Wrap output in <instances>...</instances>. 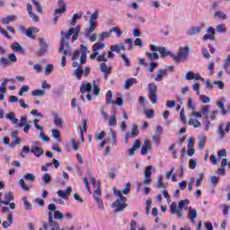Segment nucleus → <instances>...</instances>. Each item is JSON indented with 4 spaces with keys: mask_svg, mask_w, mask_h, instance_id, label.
<instances>
[{
    "mask_svg": "<svg viewBox=\"0 0 230 230\" xmlns=\"http://www.w3.org/2000/svg\"><path fill=\"white\" fill-rule=\"evenodd\" d=\"M80 34V25H77L75 28H71L68 30L67 33L64 31H61V44L59 47V53H62L64 49H67L69 48V40H71V35L72 37V42H75V40H78V35Z\"/></svg>",
    "mask_w": 230,
    "mask_h": 230,
    "instance_id": "f257e3e1",
    "label": "nucleus"
},
{
    "mask_svg": "<svg viewBox=\"0 0 230 230\" xmlns=\"http://www.w3.org/2000/svg\"><path fill=\"white\" fill-rule=\"evenodd\" d=\"M49 209V221L43 224V229L45 230H60V225L58 222L53 219V211L57 209V205L51 203L48 206Z\"/></svg>",
    "mask_w": 230,
    "mask_h": 230,
    "instance_id": "f03ea898",
    "label": "nucleus"
},
{
    "mask_svg": "<svg viewBox=\"0 0 230 230\" xmlns=\"http://www.w3.org/2000/svg\"><path fill=\"white\" fill-rule=\"evenodd\" d=\"M188 204H190V200L188 199L180 200L178 206L177 203L172 202L170 206V213L172 215H177L178 218H181V217H184L182 208H186Z\"/></svg>",
    "mask_w": 230,
    "mask_h": 230,
    "instance_id": "7ed1b4c3",
    "label": "nucleus"
},
{
    "mask_svg": "<svg viewBox=\"0 0 230 230\" xmlns=\"http://www.w3.org/2000/svg\"><path fill=\"white\" fill-rule=\"evenodd\" d=\"M209 109H211L210 105L202 106L200 109V112H199V116H194L195 118H202L205 119H217V111H212L209 113Z\"/></svg>",
    "mask_w": 230,
    "mask_h": 230,
    "instance_id": "20e7f679",
    "label": "nucleus"
},
{
    "mask_svg": "<svg viewBox=\"0 0 230 230\" xmlns=\"http://www.w3.org/2000/svg\"><path fill=\"white\" fill-rule=\"evenodd\" d=\"M189 53H190V46L187 45L185 46V48L181 47L179 53H177L176 55H171V57L172 60L176 62V64H179L181 60H186V58H188Z\"/></svg>",
    "mask_w": 230,
    "mask_h": 230,
    "instance_id": "39448f33",
    "label": "nucleus"
},
{
    "mask_svg": "<svg viewBox=\"0 0 230 230\" xmlns=\"http://www.w3.org/2000/svg\"><path fill=\"white\" fill-rule=\"evenodd\" d=\"M80 91H81V98L83 100V102H86L85 100V95H84V93H87L88 95H87V100H89V102H91V100H93V95H91V93H93V84H91V83H83L81 88H80Z\"/></svg>",
    "mask_w": 230,
    "mask_h": 230,
    "instance_id": "423d86ee",
    "label": "nucleus"
},
{
    "mask_svg": "<svg viewBox=\"0 0 230 230\" xmlns=\"http://www.w3.org/2000/svg\"><path fill=\"white\" fill-rule=\"evenodd\" d=\"M39 44H40V49L37 51V55L38 57H43V55H46V53L49 51V45H48L44 38H39Z\"/></svg>",
    "mask_w": 230,
    "mask_h": 230,
    "instance_id": "0eeeda50",
    "label": "nucleus"
},
{
    "mask_svg": "<svg viewBox=\"0 0 230 230\" xmlns=\"http://www.w3.org/2000/svg\"><path fill=\"white\" fill-rule=\"evenodd\" d=\"M149 89V99L151 100L152 103L155 105L157 103V100H159V97H157V85H155L154 83H150L148 84Z\"/></svg>",
    "mask_w": 230,
    "mask_h": 230,
    "instance_id": "6e6552de",
    "label": "nucleus"
},
{
    "mask_svg": "<svg viewBox=\"0 0 230 230\" xmlns=\"http://www.w3.org/2000/svg\"><path fill=\"white\" fill-rule=\"evenodd\" d=\"M15 62H17V57H15L14 53H12L8 56V58H2L0 59V66L6 67L8 66H12V64H15Z\"/></svg>",
    "mask_w": 230,
    "mask_h": 230,
    "instance_id": "1a4fd4ad",
    "label": "nucleus"
},
{
    "mask_svg": "<svg viewBox=\"0 0 230 230\" xmlns=\"http://www.w3.org/2000/svg\"><path fill=\"white\" fill-rule=\"evenodd\" d=\"M8 82H11L12 84H13L15 82V79L5 78L3 80V82L0 84V102H3V100H4V94H6L7 93L6 85Z\"/></svg>",
    "mask_w": 230,
    "mask_h": 230,
    "instance_id": "9d476101",
    "label": "nucleus"
},
{
    "mask_svg": "<svg viewBox=\"0 0 230 230\" xmlns=\"http://www.w3.org/2000/svg\"><path fill=\"white\" fill-rule=\"evenodd\" d=\"M127 200H123L121 199H118L113 204L112 208H115V211L119 213L120 211H123L127 208Z\"/></svg>",
    "mask_w": 230,
    "mask_h": 230,
    "instance_id": "9b49d317",
    "label": "nucleus"
},
{
    "mask_svg": "<svg viewBox=\"0 0 230 230\" xmlns=\"http://www.w3.org/2000/svg\"><path fill=\"white\" fill-rule=\"evenodd\" d=\"M202 28H204V24H200V26L197 27H190L187 30V36L188 37H195V35H199L202 31Z\"/></svg>",
    "mask_w": 230,
    "mask_h": 230,
    "instance_id": "f8f14e48",
    "label": "nucleus"
},
{
    "mask_svg": "<svg viewBox=\"0 0 230 230\" xmlns=\"http://www.w3.org/2000/svg\"><path fill=\"white\" fill-rule=\"evenodd\" d=\"M229 129H230V122H227L226 124V128L224 130V124H219L218 128H217V134L219 135V138L220 139H224V137H226V133H229Z\"/></svg>",
    "mask_w": 230,
    "mask_h": 230,
    "instance_id": "ddd939ff",
    "label": "nucleus"
},
{
    "mask_svg": "<svg viewBox=\"0 0 230 230\" xmlns=\"http://www.w3.org/2000/svg\"><path fill=\"white\" fill-rule=\"evenodd\" d=\"M187 109H190L191 111L189 114L190 118H193V116H200V114H199V111H197V107H195V105L193 104V99L189 98Z\"/></svg>",
    "mask_w": 230,
    "mask_h": 230,
    "instance_id": "4468645a",
    "label": "nucleus"
},
{
    "mask_svg": "<svg viewBox=\"0 0 230 230\" xmlns=\"http://www.w3.org/2000/svg\"><path fill=\"white\" fill-rule=\"evenodd\" d=\"M37 145H39V142L33 143L31 152L32 154H34V155H36V157H40V155H44V149L37 146Z\"/></svg>",
    "mask_w": 230,
    "mask_h": 230,
    "instance_id": "2eb2a0df",
    "label": "nucleus"
},
{
    "mask_svg": "<svg viewBox=\"0 0 230 230\" xmlns=\"http://www.w3.org/2000/svg\"><path fill=\"white\" fill-rule=\"evenodd\" d=\"M185 80H200L201 82H204V78L200 76L199 74H195L193 71H189L185 75Z\"/></svg>",
    "mask_w": 230,
    "mask_h": 230,
    "instance_id": "dca6fc26",
    "label": "nucleus"
},
{
    "mask_svg": "<svg viewBox=\"0 0 230 230\" xmlns=\"http://www.w3.org/2000/svg\"><path fill=\"white\" fill-rule=\"evenodd\" d=\"M73 193V189L71 187H68L66 190H58L57 195L60 197L61 199H65V200H67L69 199V196Z\"/></svg>",
    "mask_w": 230,
    "mask_h": 230,
    "instance_id": "f3484780",
    "label": "nucleus"
},
{
    "mask_svg": "<svg viewBox=\"0 0 230 230\" xmlns=\"http://www.w3.org/2000/svg\"><path fill=\"white\" fill-rule=\"evenodd\" d=\"M148 150H152V143L150 140H145L144 145L141 147V155H146L148 154Z\"/></svg>",
    "mask_w": 230,
    "mask_h": 230,
    "instance_id": "a211bd4d",
    "label": "nucleus"
},
{
    "mask_svg": "<svg viewBox=\"0 0 230 230\" xmlns=\"http://www.w3.org/2000/svg\"><path fill=\"white\" fill-rule=\"evenodd\" d=\"M17 21V16L15 14H11L2 18L1 23L4 25L10 24V22H15Z\"/></svg>",
    "mask_w": 230,
    "mask_h": 230,
    "instance_id": "6ab92c4d",
    "label": "nucleus"
},
{
    "mask_svg": "<svg viewBox=\"0 0 230 230\" xmlns=\"http://www.w3.org/2000/svg\"><path fill=\"white\" fill-rule=\"evenodd\" d=\"M188 211H189V215H188V218L190 220H191V222L194 224L195 223V218H197V217H199V213L197 212V210L191 207L188 208Z\"/></svg>",
    "mask_w": 230,
    "mask_h": 230,
    "instance_id": "aec40b11",
    "label": "nucleus"
},
{
    "mask_svg": "<svg viewBox=\"0 0 230 230\" xmlns=\"http://www.w3.org/2000/svg\"><path fill=\"white\" fill-rule=\"evenodd\" d=\"M40 30L37 27H30L26 31V36L29 37V39H35L34 33H39Z\"/></svg>",
    "mask_w": 230,
    "mask_h": 230,
    "instance_id": "412c9836",
    "label": "nucleus"
},
{
    "mask_svg": "<svg viewBox=\"0 0 230 230\" xmlns=\"http://www.w3.org/2000/svg\"><path fill=\"white\" fill-rule=\"evenodd\" d=\"M66 218V214L62 213L60 210L55 209L53 211V220H64Z\"/></svg>",
    "mask_w": 230,
    "mask_h": 230,
    "instance_id": "4be33fe9",
    "label": "nucleus"
},
{
    "mask_svg": "<svg viewBox=\"0 0 230 230\" xmlns=\"http://www.w3.org/2000/svg\"><path fill=\"white\" fill-rule=\"evenodd\" d=\"M111 51H116L117 53H120L122 51H125L127 49V47H125V43H120L119 45H113L111 47Z\"/></svg>",
    "mask_w": 230,
    "mask_h": 230,
    "instance_id": "5701e85b",
    "label": "nucleus"
},
{
    "mask_svg": "<svg viewBox=\"0 0 230 230\" xmlns=\"http://www.w3.org/2000/svg\"><path fill=\"white\" fill-rule=\"evenodd\" d=\"M11 200H13V193L8 192L4 194V200L0 201V204H4V206H8L10 204Z\"/></svg>",
    "mask_w": 230,
    "mask_h": 230,
    "instance_id": "b1692460",
    "label": "nucleus"
},
{
    "mask_svg": "<svg viewBox=\"0 0 230 230\" xmlns=\"http://www.w3.org/2000/svg\"><path fill=\"white\" fill-rule=\"evenodd\" d=\"M11 48L13 51H16V53H24V48H22L19 42H13Z\"/></svg>",
    "mask_w": 230,
    "mask_h": 230,
    "instance_id": "393cba45",
    "label": "nucleus"
},
{
    "mask_svg": "<svg viewBox=\"0 0 230 230\" xmlns=\"http://www.w3.org/2000/svg\"><path fill=\"white\" fill-rule=\"evenodd\" d=\"M5 118L10 119V121H12V123H13V125L19 124V119L15 118V113H13V112H10V113L6 114Z\"/></svg>",
    "mask_w": 230,
    "mask_h": 230,
    "instance_id": "a878e982",
    "label": "nucleus"
},
{
    "mask_svg": "<svg viewBox=\"0 0 230 230\" xmlns=\"http://www.w3.org/2000/svg\"><path fill=\"white\" fill-rule=\"evenodd\" d=\"M166 76V70L161 69L157 72V75L155 78V82H161L163 81V78Z\"/></svg>",
    "mask_w": 230,
    "mask_h": 230,
    "instance_id": "bb28decb",
    "label": "nucleus"
},
{
    "mask_svg": "<svg viewBox=\"0 0 230 230\" xmlns=\"http://www.w3.org/2000/svg\"><path fill=\"white\" fill-rule=\"evenodd\" d=\"M13 223V217L12 216V214H10L7 217V221H4L2 226L4 229H7V227H10Z\"/></svg>",
    "mask_w": 230,
    "mask_h": 230,
    "instance_id": "cd10ccee",
    "label": "nucleus"
},
{
    "mask_svg": "<svg viewBox=\"0 0 230 230\" xmlns=\"http://www.w3.org/2000/svg\"><path fill=\"white\" fill-rule=\"evenodd\" d=\"M97 24H98V22H89V25H88V28L85 31V33H88V35L90 33H93L96 30Z\"/></svg>",
    "mask_w": 230,
    "mask_h": 230,
    "instance_id": "c85d7f7f",
    "label": "nucleus"
},
{
    "mask_svg": "<svg viewBox=\"0 0 230 230\" xmlns=\"http://www.w3.org/2000/svg\"><path fill=\"white\" fill-rule=\"evenodd\" d=\"M146 57L148 60H159V54L157 52H146Z\"/></svg>",
    "mask_w": 230,
    "mask_h": 230,
    "instance_id": "c756f323",
    "label": "nucleus"
},
{
    "mask_svg": "<svg viewBox=\"0 0 230 230\" xmlns=\"http://www.w3.org/2000/svg\"><path fill=\"white\" fill-rule=\"evenodd\" d=\"M217 107L220 109L222 116H226L227 114V111H226V106H224V101L219 100L217 102Z\"/></svg>",
    "mask_w": 230,
    "mask_h": 230,
    "instance_id": "7c9ffc66",
    "label": "nucleus"
},
{
    "mask_svg": "<svg viewBox=\"0 0 230 230\" xmlns=\"http://www.w3.org/2000/svg\"><path fill=\"white\" fill-rule=\"evenodd\" d=\"M134 84H137V81L136 80V78H129L126 80L124 89H127V90L130 89L131 85H134Z\"/></svg>",
    "mask_w": 230,
    "mask_h": 230,
    "instance_id": "2f4dec72",
    "label": "nucleus"
},
{
    "mask_svg": "<svg viewBox=\"0 0 230 230\" xmlns=\"http://www.w3.org/2000/svg\"><path fill=\"white\" fill-rule=\"evenodd\" d=\"M188 124L194 127V128H199V127H200L202 124L200 123V121H199L196 119H192L190 118L188 121Z\"/></svg>",
    "mask_w": 230,
    "mask_h": 230,
    "instance_id": "473e14b6",
    "label": "nucleus"
},
{
    "mask_svg": "<svg viewBox=\"0 0 230 230\" xmlns=\"http://www.w3.org/2000/svg\"><path fill=\"white\" fill-rule=\"evenodd\" d=\"M92 85L93 87V93L95 95L100 96V84L98 81H93Z\"/></svg>",
    "mask_w": 230,
    "mask_h": 230,
    "instance_id": "72a5a7b5",
    "label": "nucleus"
},
{
    "mask_svg": "<svg viewBox=\"0 0 230 230\" xmlns=\"http://www.w3.org/2000/svg\"><path fill=\"white\" fill-rule=\"evenodd\" d=\"M155 188H158L159 190H163L164 188H166V186L164 185V183H163V176H158L157 180H156V184L155 185Z\"/></svg>",
    "mask_w": 230,
    "mask_h": 230,
    "instance_id": "f704fd0d",
    "label": "nucleus"
},
{
    "mask_svg": "<svg viewBox=\"0 0 230 230\" xmlns=\"http://www.w3.org/2000/svg\"><path fill=\"white\" fill-rule=\"evenodd\" d=\"M93 51L100 53V49H105V45L104 43L102 42H97L93 45Z\"/></svg>",
    "mask_w": 230,
    "mask_h": 230,
    "instance_id": "c9c22d12",
    "label": "nucleus"
},
{
    "mask_svg": "<svg viewBox=\"0 0 230 230\" xmlns=\"http://www.w3.org/2000/svg\"><path fill=\"white\" fill-rule=\"evenodd\" d=\"M159 53H160L161 57H163V58L168 57L169 55H172V52H170L168 50V49H166L164 47L160 48Z\"/></svg>",
    "mask_w": 230,
    "mask_h": 230,
    "instance_id": "e433bc0d",
    "label": "nucleus"
},
{
    "mask_svg": "<svg viewBox=\"0 0 230 230\" xmlns=\"http://www.w3.org/2000/svg\"><path fill=\"white\" fill-rule=\"evenodd\" d=\"M28 124V116L22 115L20 118V122L18 123V127H23Z\"/></svg>",
    "mask_w": 230,
    "mask_h": 230,
    "instance_id": "4c0bfd02",
    "label": "nucleus"
},
{
    "mask_svg": "<svg viewBox=\"0 0 230 230\" xmlns=\"http://www.w3.org/2000/svg\"><path fill=\"white\" fill-rule=\"evenodd\" d=\"M75 77L77 78V80H80V78H82L83 75H84V68L78 66L75 70Z\"/></svg>",
    "mask_w": 230,
    "mask_h": 230,
    "instance_id": "58836bf2",
    "label": "nucleus"
},
{
    "mask_svg": "<svg viewBox=\"0 0 230 230\" xmlns=\"http://www.w3.org/2000/svg\"><path fill=\"white\" fill-rule=\"evenodd\" d=\"M215 17H217V19H223V21H226V19H227V15L226 14V13L222 12V11H217L214 13Z\"/></svg>",
    "mask_w": 230,
    "mask_h": 230,
    "instance_id": "ea45409f",
    "label": "nucleus"
},
{
    "mask_svg": "<svg viewBox=\"0 0 230 230\" xmlns=\"http://www.w3.org/2000/svg\"><path fill=\"white\" fill-rule=\"evenodd\" d=\"M84 36L86 37V39H89L91 42H96V40H98V36L96 35V33H84Z\"/></svg>",
    "mask_w": 230,
    "mask_h": 230,
    "instance_id": "a19ab883",
    "label": "nucleus"
},
{
    "mask_svg": "<svg viewBox=\"0 0 230 230\" xmlns=\"http://www.w3.org/2000/svg\"><path fill=\"white\" fill-rule=\"evenodd\" d=\"M216 31L217 33H227V28H226L225 24H219L216 27Z\"/></svg>",
    "mask_w": 230,
    "mask_h": 230,
    "instance_id": "79ce46f5",
    "label": "nucleus"
},
{
    "mask_svg": "<svg viewBox=\"0 0 230 230\" xmlns=\"http://www.w3.org/2000/svg\"><path fill=\"white\" fill-rule=\"evenodd\" d=\"M32 96H46L45 90L36 89L31 93Z\"/></svg>",
    "mask_w": 230,
    "mask_h": 230,
    "instance_id": "37998d69",
    "label": "nucleus"
},
{
    "mask_svg": "<svg viewBox=\"0 0 230 230\" xmlns=\"http://www.w3.org/2000/svg\"><path fill=\"white\" fill-rule=\"evenodd\" d=\"M23 179H24L25 181H29L30 182H35L36 177H35V174L29 172V173H26V174L24 175Z\"/></svg>",
    "mask_w": 230,
    "mask_h": 230,
    "instance_id": "c03bdc74",
    "label": "nucleus"
},
{
    "mask_svg": "<svg viewBox=\"0 0 230 230\" xmlns=\"http://www.w3.org/2000/svg\"><path fill=\"white\" fill-rule=\"evenodd\" d=\"M19 185L21 186L22 190H23V191H30V186L26 185L24 179H20Z\"/></svg>",
    "mask_w": 230,
    "mask_h": 230,
    "instance_id": "a18cd8bd",
    "label": "nucleus"
},
{
    "mask_svg": "<svg viewBox=\"0 0 230 230\" xmlns=\"http://www.w3.org/2000/svg\"><path fill=\"white\" fill-rule=\"evenodd\" d=\"M113 195H115L116 197H119L120 200H127V198L124 197L123 194H121V190L113 189Z\"/></svg>",
    "mask_w": 230,
    "mask_h": 230,
    "instance_id": "49530a36",
    "label": "nucleus"
},
{
    "mask_svg": "<svg viewBox=\"0 0 230 230\" xmlns=\"http://www.w3.org/2000/svg\"><path fill=\"white\" fill-rule=\"evenodd\" d=\"M95 200L99 209H101V211H103V209H105V206L103 205V201L102 200V199H100V197H95Z\"/></svg>",
    "mask_w": 230,
    "mask_h": 230,
    "instance_id": "de8ad7c7",
    "label": "nucleus"
},
{
    "mask_svg": "<svg viewBox=\"0 0 230 230\" xmlns=\"http://www.w3.org/2000/svg\"><path fill=\"white\" fill-rule=\"evenodd\" d=\"M42 181L44 184H49V182H51V175H49L48 172H45L42 176Z\"/></svg>",
    "mask_w": 230,
    "mask_h": 230,
    "instance_id": "09e8293b",
    "label": "nucleus"
},
{
    "mask_svg": "<svg viewBox=\"0 0 230 230\" xmlns=\"http://www.w3.org/2000/svg\"><path fill=\"white\" fill-rule=\"evenodd\" d=\"M54 123L57 125V127H62V119L58 114L54 115Z\"/></svg>",
    "mask_w": 230,
    "mask_h": 230,
    "instance_id": "8fccbe9b",
    "label": "nucleus"
},
{
    "mask_svg": "<svg viewBox=\"0 0 230 230\" xmlns=\"http://www.w3.org/2000/svg\"><path fill=\"white\" fill-rule=\"evenodd\" d=\"M111 31H105V32H102L99 35V40H105V39H109V37H111Z\"/></svg>",
    "mask_w": 230,
    "mask_h": 230,
    "instance_id": "3c124183",
    "label": "nucleus"
},
{
    "mask_svg": "<svg viewBox=\"0 0 230 230\" xmlns=\"http://www.w3.org/2000/svg\"><path fill=\"white\" fill-rule=\"evenodd\" d=\"M107 103H110V105L114 104V100L112 97V91H109L106 96Z\"/></svg>",
    "mask_w": 230,
    "mask_h": 230,
    "instance_id": "603ef678",
    "label": "nucleus"
},
{
    "mask_svg": "<svg viewBox=\"0 0 230 230\" xmlns=\"http://www.w3.org/2000/svg\"><path fill=\"white\" fill-rule=\"evenodd\" d=\"M97 62H107V53L97 55Z\"/></svg>",
    "mask_w": 230,
    "mask_h": 230,
    "instance_id": "864d4df0",
    "label": "nucleus"
},
{
    "mask_svg": "<svg viewBox=\"0 0 230 230\" xmlns=\"http://www.w3.org/2000/svg\"><path fill=\"white\" fill-rule=\"evenodd\" d=\"M116 123H118V119L112 115L109 119V125L110 127H116Z\"/></svg>",
    "mask_w": 230,
    "mask_h": 230,
    "instance_id": "5fc2aeb1",
    "label": "nucleus"
},
{
    "mask_svg": "<svg viewBox=\"0 0 230 230\" xmlns=\"http://www.w3.org/2000/svg\"><path fill=\"white\" fill-rule=\"evenodd\" d=\"M152 168H153L152 165H148L146 167V170L144 172L145 177H152Z\"/></svg>",
    "mask_w": 230,
    "mask_h": 230,
    "instance_id": "6e6d98bb",
    "label": "nucleus"
},
{
    "mask_svg": "<svg viewBox=\"0 0 230 230\" xmlns=\"http://www.w3.org/2000/svg\"><path fill=\"white\" fill-rule=\"evenodd\" d=\"M62 51L64 56L61 58V67H66V57L67 56V49H64Z\"/></svg>",
    "mask_w": 230,
    "mask_h": 230,
    "instance_id": "4d7b16f0",
    "label": "nucleus"
},
{
    "mask_svg": "<svg viewBox=\"0 0 230 230\" xmlns=\"http://www.w3.org/2000/svg\"><path fill=\"white\" fill-rule=\"evenodd\" d=\"M101 71L102 73L111 74V68H109L105 63L101 64Z\"/></svg>",
    "mask_w": 230,
    "mask_h": 230,
    "instance_id": "13d9d810",
    "label": "nucleus"
},
{
    "mask_svg": "<svg viewBox=\"0 0 230 230\" xmlns=\"http://www.w3.org/2000/svg\"><path fill=\"white\" fill-rule=\"evenodd\" d=\"M98 15H99V12H98V10H96V11L90 16L89 22H96V19H98Z\"/></svg>",
    "mask_w": 230,
    "mask_h": 230,
    "instance_id": "bf43d9fd",
    "label": "nucleus"
},
{
    "mask_svg": "<svg viewBox=\"0 0 230 230\" xmlns=\"http://www.w3.org/2000/svg\"><path fill=\"white\" fill-rule=\"evenodd\" d=\"M199 99H200V102H202V103H205V104L211 103V99L206 95H199Z\"/></svg>",
    "mask_w": 230,
    "mask_h": 230,
    "instance_id": "052dcab7",
    "label": "nucleus"
},
{
    "mask_svg": "<svg viewBox=\"0 0 230 230\" xmlns=\"http://www.w3.org/2000/svg\"><path fill=\"white\" fill-rule=\"evenodd\" d=\"M198 145L199 148H204L206 146V137H200Z\"/></svg>",
    "mask_w": 230,
    "mask_h": 230,
    "instance_id": "680f3d73",
    "label": "nucleus"
},
{
    "mask_svg": "<svg viewBox=\"0 0 230 230\" xmlns=\"http://www.w3.org/2000/svg\"><path fill=\"white\" fill-rule=\"evenodd\" d=\"M180 119L182 121L183 125H186V114L184 113V109L181 110Z\"/></svg>",
    "mask_w": 230,
    "mask_h": 230,
    "instance_id": "e2e57ef3",
    "label": "nucleus"
},
{
    "mask_svg": "<svg viewBox=\"0 0 230 230\" xmlns=\"http://www.w3.org/2000/svg\"><path fill=\"white\" fill-rule=\"evenodd\" d=\"M124 195H128L130 193V182L126 183V188L121 190Z\"/></svg>",
    "mask_w": 230,
    "mask_h": 230,
    "instance_id": "0e129e2a",
    "label": "nucleus"
},
{
    "mask_svg": "<svg viewBox=\"0 0 230 230\" xmlns=\"http://www.w3.org/2000/svg\"><path fill=\"white\" fill-rule=\"evenodd\" d=\"M137 128H138V126L137 124H133V128H132V130H131V136H138L139 135V132L137 131Z\"/></svg>",
    "mask_w": 230,
    "mask_h": 230,
    "instance_id": "69168bd1",
    "label": "nucleus"
},
{
    "mask_svg": "<svg viewBox=\"0 0 230 230\" xmlns=\"http://www.w3.org/2000/svg\"><path fill=\"white\" fill-rule=\"evenodd\" d=\"M144 114H146L147 118L152 119L154 118V110H145Z\"/></svg>",
    "mask_w": 230,
    "mask_h": 230,
    "instance_id": "338daca9",
    "label": "nucleus"
},
{
    "mask_svg": "<svg viewBox=\"0 0 230 230\" xmlns=\"http://www.w3.org/2000/svg\"><path fill=\"white\" fill-rule=\"evenodd\" d=\"M51 71H53V65H48L45 68V75H51Z\"/></svg>",
    "mask_w": 230,
    "mask_h": 230,
    "instance_id": "774afa93",
    "label": "nucleus"
}]
</instances>
